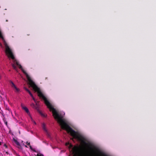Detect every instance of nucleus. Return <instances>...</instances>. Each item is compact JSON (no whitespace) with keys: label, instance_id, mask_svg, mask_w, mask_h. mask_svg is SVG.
Wrapping results in <instances>:
<instances>
[{"label":"nucleus","instance_id":"obj_4","mask_svg":"<svg viewBox=\"0 0 156 156\" xmlns=\"http://www.w3.org/2000/svg\"><path fill=\"white\" fill-rule=\"evenodd\" d=\"M10 83L11 84V87L15 89L16 90L15 91L17 92H19L20 91V90L19 88H17L14 83L11 80L9 81Z\"/></svg>","mask_w":156,"mask_h":156},{"label":"nucleus","instance_id":"obj_15","mask_svg":"<svg viewBox=\"0 0 156 156\" xmlns=\"http://www.w3.org/2000/svg\"><path fill=\"white\" fill-rule=\"evenodd\" d=\"M36 156H39V153H37Z\"/></svg>","mask_w":156,"mask_h":156},{"label":"nucleus","instance_id":"obj_5","mask_svg":"<svg viewBox=\"0 0 156 156\" xmlns=\"http://www.w3.org/2000/svg\"><path fill=\"white\" fill-rule=\"evenodd\" d=\"M21 106L22 108L24 110L28 115H30V113L29 110L26 107L24 106L22 104L21 105Z\"/></svg>","mask_w":156,"mask_h":156},{"label":"nucleus","instance_id":"obj_11","mask_svg":"<svg viewBox=\"0 0 156 156\" xmlns=\"http://www.w3.org/2000/svg\"><path fill=\"white\" fill-rule=\"evenodd\" d=\"M4 122L6 126H8L7 121H6L5 122Z\"/></svg>","mask_w":156,"mask_h":156},{"label":"nucleus","instance_id":"obj_19","mask_svg":"<svg viewBox=\"0 0 156 156\" xmlns=\"http://www.w3.org/2000/svg\"><path fill=\"white\" fill-rule=\"evenodd\" d=\"M6 21H8V20H6Z\"/></svg>","mask_w":156,"mask_h":156},{"label":"nucleus","instance_id":"obj_9","mask_svg":"<svg viewBox=\"0 0 156 156\" xmlns=\"http://www.w3.org/2000/svg\"><path fill=\"white\" fill-rule=\"evenodd\" d=\"M40 115H41L42 116L45 117L47 115L46 114H44L43 113H41L40 111L39 112Z\"/></svg>","mask_w":156,"mask_h":156},{"label":"nucleus","instance_id":"obj_17","mask_svg":"<svg viewBox=\"0 0 156 156\" xmlns=\"http://www.w3.org/2000/svg\"><path fill=\"white\" fill-rule=\"evenodd\" d=\"M2 145V143L1 142H0V145Z\"/></svg>","mask_w":156,"mask_h":156},{"label":"nucleus","instance_id":"obj_2","mask_svg":"<svg viewBox=\"0 0 156 156\" xmlns=\"http://www.w3.org/2000/svg\"><path fill=\"white\" fill-rule=\"evenodd\" d=\"M40 99L44 101V103L49 109L50 111L52 112L53 115L55 119L56 120L61 126L62 129L66 130L68 132L69 129H71V128L68 125L66 121L62 119L61 115H59L52 105L49 102L47 96L43 93L40 89Z\"/></svg>","mask_w":156,"mask_h":156},{"label":"nucleus","instance_id":"obj_8","mask_svg":"<svg viewBox=\"0 0 156 156\" xmlns=\"http://www.w3.org/2000/svg\"><path fill=\"white\" fill-rule=\"evenodd\" d=\"M42 128L43 130L46 133H47V130L45 127V125L44 123H43L42 124Z\"/></svg>","mask_w":156,"mask_h":156},{"label":"nucleus","instance_id":"obj_10","mask_svg":"<svg viewBox=\"0 0 156 156\" xmlns=\"http://www.w3.org/2000/svg\"><path fill=\"white\" fill-rule=\"evenodd\" d=\"M3 120L4 122L7 121L5 117H4L3 119Z\"/></svg>","mask_w":156,"mask_h":156},{"label":"nucleus","instance_id":"obj_3","mask_svg":"<svg viewBox=\"0 0 156 156\" xmlns=\"http://www.w3.org/2000/svg\"><path fill=\"white\" fill-rule=\"evenodd\" d=\"M25 90L32 97L33 100L34 101L35 104L32 103L30 104L31 106L34 109H35L38 112H39V102L37 101L34 97L32 94L27 88L25 87Z\"/></svg>","mask_w":156,"mask_h":156},{"label":"nucleus","instance_id":"obj_12","mask_svg":"<svg viewBox=\"0 0 156 156\" xmlns=\"http://www.w3.org/2000/svg\"><path fill=\"white\" fill-rule=\"evenodd\" d=\"M0 46L1 48L3 47L1 43H0Z\"/></svg>","mask_w":156,"mask_h":156},{"label":"nucleus","instance_id":"obj_14","mask_svg":"<svg viewBox=\"0 0 156 156\" xmlns=\"http://www.w3.org/2000/svg\"><path fill=\"white\" fill-rule=\"evenodd\" d=\"M32 121L35 124H36V123L34 121L32 120Z\"/></svg>","mask_w":156,"mask_h":156},{"label":"nucleus","instance_id":"obj_13","mask_svg":"<svg viewBox=\"0 0 156 156\" xmlns=\"http://www.w3.org/2000/svg\"><path fill=\"white\" fill-rule=\"evenodd\" d=\"M40 156H44L43 154L40 153Z\"/></svg>","mask_w":156,"mask_h":156},{"label":"nucleus","instance_id":"obj_18","mask_svg":"<svg viewBox=\"0 0 156 156\" xmlns=\"http://www.w3.org/2000/svg\"><path fill=\"white\" fill-rule=\"evenodd\" d=\"M6 153L7 154H8V152H6Z\"/></svg>","mask_w":156,"mask_h":156},{"label":"nucleus","instance_id":"obj_7","mask_svg":"<svg viewBox=\"0 0 156 156\" xmlns=\"http://www.w3.org/2000/svg\"><path fill=\"white\" fill-rule=\"evenodd\" d=\"M26 144L29 146V147H30V149H31V150H32V151H33L35 152H36V151H35V150H34V149H33L32 146L30 145V142H28V141H27L26 143Z\"/></svg>","mask_w":156,"mask_h":156},{"label":"nucleus","instance_id":"obj_6","mask_svg":"<svg viewBox=\"0 0 156 156\" xmlns=\"http://www.w3.org/2000/svg\"><path fill=\"white\" fill-rule=\"evenodd\" d=\"M13 140L14 142L18 146V147L20 148L21 146L19 142L16 139L14 138H13Z\"/></svg>","mask_w":156,"mask_h":156},{"label":"nucleus","instance_id":"obj_16","mask_svg":"<svg viewBox=\"0 0 156 156\" xmlns=\"http://www.w3.org/2000/svg\"><path fill=\"white\" fill-rule=\"evenodd\" d=\"M4 146L6 147L7 148V146L5 144H4Z\"/></svg>","mask_w":156,"mask_h":156},{"label":"nucleus","instance_id":"obj_1","mask_svg":"<svg viewBox=\"0 0 156 156\" xmlns=\"http://www.w3.org/2000/svg\"><path fill=\"white\" fill-rule=\"evenodd\" d=\"M67 132L69 133L70 135L73 137L72 139H77L78 140L81 141L85 145L88 146V147L93 151L94 156H108L104 152L100 151L98 148L93 146L90 143H86L84 140L83 137L78 132L73 130L72 128ZM73 156H84L83 152L82 151L79 147L77 146L74 147L72 149Z\"/></svg>","mask_w":156,"mask_h":156}]
</instances>
